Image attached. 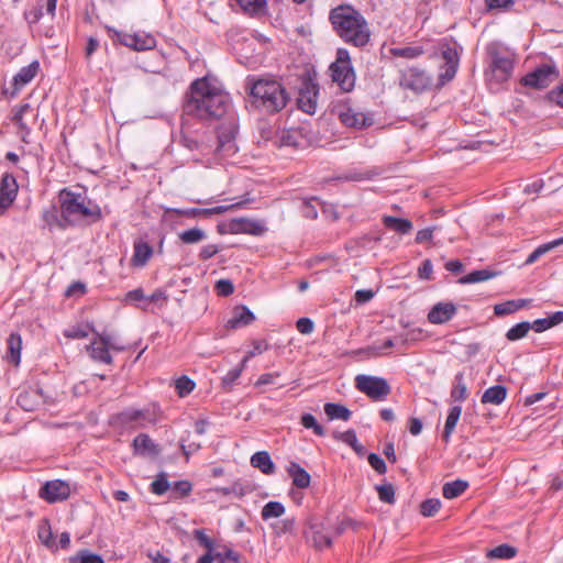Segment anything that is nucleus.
<instances>
[{"instance_id":"obj_1","label":"nucleus","mask_w":563,"mask_h":563,"mask_svg":"<svg viewBox=\"0 0 563 563\" xmlns=\"http://www.w3.org/2000/svg\"><path fill=\"white\" fill-rule=\"evenodd\" d=\"M229 104V96L221 86L203 77L190 85L184 111L201 120L218 119L227 113Z\"/></svg>"},{"instance_id":"obj_2","label":"nucleus","mask_w":563,"mask_h":563,"mask_svg":"<svg viewBox=\"0 0 563 563\" xmlns=\"http://www.w3.org/2000/svg\"><path fill=\"white\" fill-rule=\"evenodd\" d=\"M329 20L336 35L355 47L365 46L371 30L363 14L350 4H341L330 11Z\"/></svg>"},{"instance_id":"obj_3","label":"nucleus","mask_w":563,"mask_h":563,"mask_svg":"<svg viewBox=\"0 0 563 563\" xmlns=\"http://www.w3.org/2000/svg\"><path fill=\"white\" fill-rule=\"evenodd\" d=\"M246 87L251 104L263 112H279L289 101V95L285 87L273 77L247 78Z\"/></svg>"},{"instance_id":"obj_4","label":"nucleus","mask_w":563,"mask_h":563,"mask_svg":"<svg viewBox=\"0 0 563 563\" xmlns=\"http://www.w3.org/2000/svg\"><path fill=\"white\" fill-rule=\"evenodd\" d=\"M58 198L60 202V216L69 225L82 219H89L91 222H96L102 218L100 207L81 194H76L64 188L59 191Z\"/></svg>"},{"instance_id":"obj_5","label":"nucleus","mask_w":563,"mask_h":563,"mask_svg":"<svg viewBox=\"0 0 563 563\" xmlns=\"http://www.w3.org/2000/svg\"><path fill=\"white\" fill-rule=\"evenodd\" d=\"M236 150L232 132L221 133L216 140L211 135H203L195 161L208 166L218 164L223 158L234 155Z\"/></svg>"},{"instance_id":"obj_6","label":"nucleus","mask_w":563,"mask_h":563,"mask_svg":"<svg viewBox=\"0 0 563 563\" xmlns=\"http://www.w3.org/2000/svg\"><path fill=\"white\" fill-rule=\"evenodd\" d=\"M488 68L485 73L488 81L503 84L507 81L514 70V55L500 47L497 43H490L486 47Z\"/></svg>"},{"instance_id":"obj_7","label":"nucleus","mask_w":563,"mask_h":563,"mask_svg":"<svg viewBox=\"0 0 563 563\" xmlns=\"http://www.w3.org/2000/svg\"><path fill=\"white\" fill-rule=\"evenodd\" d=\"M331 77L344 92H350L355 86V73L347 49L339 48L336 58L330 66Z\"/></svg>"},{"instance_id":"obj_8","label":"nucleus","mask_w":563,"mask_h":563,"mask_svg":"<svg viewBox=\"0 0 563 563\" xmlns=\"http://www.w3.org/2000/svg\"><path fill=\"white\" fill-rule=\"evenodd\" d=\"M355 387L374 401H382L390 394V386L383 377L360 374Z\"/></svg>"},{"instance_id":"obj_9","label":"nucleus","mask_w":563,"mask_h":563,"mask_svg":"<svg viewBox=\"0 0 563 563\" xmlns=\"http://www.w3.org/2000/svg\"><path fill=\"white\" fill-rule=\"evenodd\" d=\"M308 529L309 531L305 533L311 536L313 547L319 550L330 548L332 545V538L343 531L342 527L331 528L324 520L319 518H311L308 521Z\"/></svg>"},{"instance_id":"obj_10","label":"nucleus","mask_w":563,"mask_h":563,"mask_svg":"<svg viewBox=\"0 0 563 563\" xmlns=\"http://www.w3.org/2000/svg\"><path fill=\"white\" fill-rule=\"evenodd\" d=\"M431 85L432 78L423 69L418 67H410L401 71L400 86L405 89L420 93L430 89Z\"/></svg>"},{"instance_id":"obj_11","label":"nucleus","mask_w":563,"mask_h":563,"mask_svg":"<svg viewBox=\"0 0 563 563\" xmlns=\"http://www.w3.org/2000/svg\"><path fill=\"white\" fill-rule=\"evenodd\" d=\"M441 57L444 60V65L441 67L442 70L439 75L441 85L452 80L457 71L460 64V52L456 44L442 43L440 46Z\"/></svg>"},{"instance_id":"obj_12","label":"nucleus","mask_w":563,"mask_h":563,"mask_svg":"<svg viewBox=\"0 0 563 563\" xmlns=\"http://www.w3.org/2000/svg\"><path fill=\"white\" fill-rule=\"evenodd\" d=\"M559 71L555 66L544 64L534 69L533 71L526 75L521 82L525 86H529L536 89H543L549 87L553 81L556 80Z\"/></svg>"},{"instance_id":"obj_13","label":"nucleus","mask_w":563,"mask_h":563,"mask_svg":"<svg viewBox=\"0 0 563 563\" xmlns=\"http://www.w3.org/2000/svg\"><path fill=\"white\" fill-rule=\"evenodd\" d=\"M109 32H113L114 37L124 46L133 48L134 51H146L152 49L156 45V40L151 34L144 33H123L113 29H108Z\"/></svg>"},{"instance_id":"obj_14","label":"nucleus","mask_w":563,"mask_h":563,"mask_svg":"<svg viewBox=\"0 0 563 563\" xmlns=\"http://www.w3.org/2000/svg\"><path fill=\"white\" fill-rule=\"evenodd\" d=\"M229 231L232 234L263 235L267 228L263 221L250 218H235L229 222Z\"/></svg>"},{"instance_id":"obj_15","label":"nucleus","mask_w":563,"mask_h":563,"mask_svg":"<svg viewBox=\"0 0 563 563\" xmlns=\"http://www.w3.org/2000/svg\"><path fill=\"white\" fill-rule=\"evenodd\" d=\"M69 495L70 487L68 483L60 479L49 481L45 483V485L40 489L38 493V496L42 499L51 504L65 500L69 497Z\"/></svg>"},{"instance_id":"obj_16","label":"nucleus","mask_w":563,"mask_h":563,"mask_svg":"<svg viewBox=\"0 0 563 563\" xmlns=\"http://www.w3.org/2000/svg\"><path fill=\"white\" fill-rule=\"evenodd\" d=\"M99 339L93 340L90 345L87 346L91 358L106 364L112 363V357L109 353L108 344H110V334L102 332L98 333Z\"/></svg>"},{"instance_id":"obj_17","label":"nucleus","mask_w":563,"mask_h":563,"mask_svg":"<svg viewBox=\"0 0 563 563\" xmlns=\"http://www.w3.org/2000/svg\"><path fill=\"white\" fill-rule=\"evenodd\" d=\"M457 312V307L450 301L435 303L429 311L427 319L432 324H443L450 321Z\"/></svg>"},{"instance_id":"obj_18","label":"nucleus","mask_w":563,"mask_h":563,"mask_svg":"<svg viewBox=\"0 0 563 563\" xmlns=\"http://www.w3.org/2000/svg\"><path fill=\"white\" fill-rule=\"evenodd\" d=\"M318 95H319L318 86L311 81H306L299 92V97H298L299 108L309 114L314 113L316 108H317Z\"/></svg>"},{"instance_id":"obj_19","label":"nucleus","mask_w":563,"mask_h":563,"mask_svg":"<svg viewBox=\"0 0 563 563\" xmlns=\"http://www.w3.org/2000/svg\"><path fill=\"white\" fill-rule=\"evenodd\" d=\"M338 114L340 121L349 128L362 129L372 124L371 118L352 108H342Z\"/></svg>"},{"instance_id":"obj_20","label":"nucleus","mask_w":563,"mask_h":563,"mask_svg":"<svg viewBox=\"0 0 563 563\" xmlns=\"http://www.w3.org/2000/svg\"><path fill=\"white\" fill-rule=\"evenodd\" d=\"M40 70V64L37 60H33L30 65L22 67L18 74L13 77V86L18 91L29 82L33 80V78L37 75Z\"/></svg>"},{"instance_id":"obj_21","label":"nucleus","mask_w":563,"mask_h":563,"mask_svg":"<svg viewBox=\"0 0 563 563\" xmlns=\"http://www.w3.org/2000/svg\"><path fill=\"white\" fill-rule=\"evenodd\" d=\"M255 317L253 312L245 306H238L233 309V317L228 320L227 327L238 329L251 324Z\"/></svg>"},{"instance_id":"obj_22","label":"nucleus","mask_w":563,"mask_h":563,"mask_svg":"<svg viewBox=\"0 0 563 563\" xmlns=\"http://www.w3.org/2000/svg\"><path fill=\"white\" fill-rule=\"evenodd\" d=\"M152 254L153 249L148 243L142 241L135 242L131 264L135 267H143L146 265Z\"/></svg>"},{"instance_id":"obj_23","label":"nucleus","mask_w":563,"mask_h":563,"mask_svg":"<svg viewBox=\"0 0 563 563\" xmlns=\"http://www.w3.org/2000/svg\"><path fill=\"white\" fill-rule=\"evenodd\" d=\"M18 192V184L12 175L4 174L0 181V198H3L7 203L14 201Z\"/></svg>"},{"instance_id":"obj_24","label":"nucleus","mask_w":563,"mask_h":563,"mask_svg":"<svg viewBox=\"0 0 563 563\" xmlns=\"http://www.w3.org/2000/svg\"><path fill=\"white\" fill-rule=\"evenodd\" d=\"M251 465L262 473L269 475L275 471V465L266 451L256 452L251 457Z\"/></svg>"},{"instance_id":"obj_25","label":"nucleus","mask_w":563,"mask_h":563,"mask_svg":"<svg viewBox=\"0 0 563 563\" xmlns=\"http://www.w3.org/2000/svg\"><path fill=\"white\" fill-rule=\"evenodd\" d=\"M383 224L397 233L407 234L412 230V223L408 219L384 216Z\"/></svg>"},{"instance_id":"obj_26","label":"nucleus","mask_w":563,"mask_h":563,"mask_svg":"<svg viewBox=\"0 0 563 563\" xmlns=\"http://www.w3.org/2000/svg\"><path fill=\"white\" fill-rule=\"evenodd\" d=\"M288 474L298 488H307L310 485V475L299 464L291 462L288 466Z\"/></svg>"},{"instance_id":"obj_27","label":"nucleus","mask_w":563,"mask_h":563,"mask_svg":"<svg viewBox=\"0 0 563 563\" xmlns=\"http://www.w3.org/2000/svg\"><path fill=\"white\" fill-rule=\"evenodd\" d=\"M133 448H134V451L141 455H153L158 452L156 449V445L153 443L151 438L147 434H143V433L139 434L133 440Z\"/></svg>"},{"instance_id":"obj_28","label":"nucleus","mask_w":563,"mask_h":563,"mask_svg":"<svg viewBox=\"0 0 563 563\" xmlns=\"http://www.w3.org/2000/svg\"><path fill=\"white\" fill-rule=\"evenodd\" d=\"M8 352L9 360L14 365H19L21 361V350H22V338L19 333L13 332L8 338Z\"/></svg>"},{"instance_id":"obj_29","label":"nucleus","mask_w":563,"mask_h":563,"mask_svg":"<svg viewBox=\"0 0 563 563\" xmlns=\"http://www.w3.org/2000/svg\"><path fill=\"white\" fill-rule=\"evenodd\" d=\"M506 395V387L501 385H495L484 391L481 401L483 404L500 405L505 400Z\"/></svg>"},{"instance_id":"obj_30","label":"nucleus","mask_w":563,"mask_h":563,"mask_svg":"<svg viewBox=\"0 0 563 563\" xmlns=\"http://www.w3.org/2000/svg\"><path fill=\"white\" fill-rule=\"evenodd\" d=\"M252 490L251 485L245 484L241 481H235L228 487H217L214 492L224 496L233 495L238 498H242Z\"/></svg>"},{"instance_id":"obj_31","label":"nucleus","mask_w":563,"mask_h":563,"mask_svg":"<svg viewBox=\"0 0 563 563\" xmlns=\"http://www.w3.org/2000/svg\"><path fill=\"white\" fill-rule=\"evenodd\" d=\"M324 412L330 420L340 419L347 421L352 416V412L345 406L334 402H327L324 405Z\"/></svg>"},{"instance_id":"obj_32","label":"nucleus","mask_w":563,"mask_h":563,"mask_svg":"<svg viewBox=\"0 0 563 563\" xmlns=\"http://www.w3.org/2000/svg\"><path fill=\"white\" fill-rule=\"evenodd\" d=\"M528 303L527 299H517V300H508L501 303H497L494 307V312L496 316H507L511 314L519 309L523 308Z\"/></svg>"},{"instance_id":"obj_33","label":"nucleus","mask_w":563,"mask_h":563,"mask_svg":"<svg viewBox=\"0 0 563 563\" xmlns=\"http://www.w3.org/2000/svg\"><path fill=\"white\" fill-rule=\"evenodd\" d=\"M498 275L497 272L490 271V269H477L473 271L470 274L461 277L459 279L460 284H474V283H481L488 280L490 278H494Z\"/></svg>"},{"instance_id":"obj_34","label":"nucleus","mask_w":563,"mask_h":563,"mask_svg":"<svg viewBox=\"0 0 563 563\" xmlns=\"http://www.w3.org/2000/svg\"><path fill=\"white\" fill-rule=\"evenodd\" d=\"M468 487L467 482L456 479L453 482L445 483L442 488L443 497L446 499H453L462 495Z\"/></svg>"},{"instance_id":"obj_35","label":"nucleus","mask_w":563,"mask_h":563,"mask_svg":"<svg viewBox=\"0 0 563 563\" xmlns=\"http://www.w3.org/2000/svg\"><path fill=\"white\" fill-rule=\"evenodd\" d=\"M451 398L454 401H464L467 398V387L465 384L464 373L462 372H459L454 377Z\"/></svg>"},{"instance_id":"obj_36","label":"nucleus","mask_w":563,"mask_h":563,"mask_svg":"<svg viewBox=\"0 0 563 563\" xmlns=\"http://www.w3.org/2000/svg\"><path fill=\"white\" fill-rule=\"evenodd\" d=\"M462 408L460 406H454L450 409L449 415L446 417L444 431L442 438L445 442H449L452 432L455 429V426L461 417Z\"/></svg>"},{"instance_id":"obj_37","label":"nucleus","mask_w":563,"mask_h":563,"mask_svg":"<svg viewBox=\"0 0 563 563\" xmlns=\"http://www.w3.org/2000/svg\"><path fill=\"white\" fill-rule=\"evenodd\" d=\"M37 537L40 541L48 549H56V544L54 542V537L48 519L41 520L37 529Z\"/></svg>"},{"instance_id":"obj_38","label":"nucleus","mask_w":563,"mask_h":563,"mask_svg":"<svg viewBox=\"0 0 563 563\" xmlns=\"http://www.w3.org/2000/svg\"><path fill=\"white\" fill-rule=\"evenodd\" d=\"M517 554V549L509 544H500L487 551L486 556L490 560L501 559L509 560Z\"/></svg>"},{"instance_id":"obj_39","label":"nucleus","mask_w":563,"mask_h":563,"mask_svg":"<svg viewBox=\"0 0 563 563\" xmlns=\"http://www.w3.org/2000/svg\"><path fill=\"white\" fill-rule=\"evenodd\" d=\"M561 244H563V236L540 245L528 256V258L526 260V265L534 263L540 256L544 255L545 253L550 252L551 250L555 249Z\"/></svg>"},{"instance_id":"obj_40","label":"nucleus","mask_w":563,"mask_h":563,"mask_svg":"<svg viewBox=\"0 0 563 563\" xmlns=\"http://www.w3.org/2000/svg\"><path fill=\"white\" fill-rule=\"evenodd\" d=\"M179 240L185 244H196L207 238L206 232L199 228H192L178 234Z\"/></svg>"},{"instance_id":"obj_41","label":"nucleus","mask_w":563,"mask_h":563,"mask_svg":"<svg viewBox=\"0 0 563 563\" xmlns=\"http://www.w3.org/2000/svg\"><path fill=\"white\" fill-rule=\"evenodd\" d=\"M286 509L279 501H268L262 509L261 516L263 520L279 518L285 514Z\"/></svg>"},{"instance_id":"obj_42","label":"nucleus","mask_w":563,"mask_h":563,"mask_svg":"<svg viewBox=\"0 0 563 563\" xmlns=\"http://www.w3.org/2000/svg\"><path fill=\"white\" fill-rule=\"evenodd\" d=\"M333 437L336 440L350 445L356 453L363 452V446L358 443L356 433L354 430H347L345 432H335Z\"/></svg>"},{"instance_id":"obj_43","label":"nucleus","mask_w":563,"mask_h":563,"mask_svg":"<svg viewBox=\"0 0 563 563\" xmlns=\"http://www.w3.org/2000/svg\"><path fill=\"white\" fill-rule=\"evenodd\" d=\"M69 563H104L103 559L88 550H80L76 555L69 558Z\"/></svg>"},{"instance_id":"obj_44","label":"nucleus","mask_w":563,"mask_h":563,"mask_svg":"<svg viewBox=\"0 0 563 563\" xmlns=\"http://www.w3.org/2000/svg\"><path fill=\"white\" fill-rule=\"evenodd\" d=\"M530 329H532L531 323L528 321L517 323L516 325H514L512 328H510L507 331L506 338L509 341H516V340L522 339L527 335V333L529 332Z\"/></svg>"},{"instance_id":"obj_45","label":"nucleus","mask_w":563,"mask_h":563,"mask_svg":"<svg viewBox=\"0 0 563 563\" xmlns=\"http://www.w3.org/2000/svg\"><path fill=\"white\" fill-rule=\"evenodd\" d=\"M390 52L394 56L412 59L422 55L423 48L421 46H406L391 48Z\"/></svg>"},{"instance_id":"obj_46","label":"nucleus","mask_w":563,"mask_h":563,"mask_svg":"<svg viewBox=\"0 0 563 563\" xmlns=\"http://www.w3.org/2000/svg\"><path fill=\"white\" fill-rule=\"evenodd\" d=\"M43 220L45 224L49 228H60L65 229L68 224L63 220V218H58L56 210L54 208L45 210L43 212Z\"/></svg>"},{"instance_id":"obj_47","label":"nucleus","mask_w":563,"mask_h":563,"mask_svg":"<svg viewBox=\"0 0 563 563\" xmlns=\"http://www.w3.org/2000/svg\"><path fill=\"white\" fill-rule=\"evenodd\" d=\"M195 386L196 383L186 375L179 377L175 383V388L179 397L189 395L194 390Z\"/></svg>"},{"instance_id":"obj_48","label":"nucleus","mask_w":563,"mask_h":563,"mask_svg":"<svg viewBox=\"0 0 563 563\" xmlns=\"http://www.w3.org/2000/svg\"><path fill=\"white\" fill-rule=\"evenodd\" d=\"M214 556L220 563H240V554L230 548H223L222 550H214Z\"/></svg>"},{"instance_id":"obj_49","label":"nucleus","mask_w":563,"mask_h":563,"mask_svg":"<svg viewBox=\"0 0 563 563\" xmlns=\"http://www.w3.org/2000/svg\"><path fill=\"white\" fill-rule=\"evenodd\" d=\"M442 504L441 500L438 498H430L424 500L420 505V512L424 517H432L434 516L441 508Z\"/></svg>"},{"instance_id":"obj_50","label":"nucleus","mask_w":563,"mask_h":563,"mask_svg":"<svg viewBox=\"0 0 563 563\" xmlns=\"http://www.w3.org/2000/svg\"><path fill=\"white\" fill-rule=\"evenodd\" d=\"M170 488V484L167 481V476L165 473H161L157 475L155 481L151 484L152 493L156 495H163Z\"/></svg>"},{"instance_id":"obj_51","label":"nucleus","mask_w":563,"mask_h":563,"mask_svg":"<svg viewBox=\"0 0 563 563\" xmlns=\"http://www.w3.org/2000/svg\"><path fill=\"white\" fill-rule=\"evenodd\" d=\"M379 500L386 504L395 503V488L391 484H384L376 486Z\"/></svg>"},{"instance_id":"obj_52","label":"nucleus","mask_w":563,"mask_h":563,"mask_svg":"<svg viewBox=\"0 0 563 563\" xmlns=\"http://www.w3.org/2000/svg\"><path fill=\"white\" fill-rule=\"evenodd\" d=\"M273 530L276 536H283L286 533H292L295 530V519L294 518H285L275 525H273Z\"/></svg>"},{"instance_id":"obj_53","label":"nucleus","mask_w":563,"mask_h":563,"mask_svg":"<svg viewBox=\"0 0 563 563\" xmlns=\"http://www.w3.org/2000/svg\"><path fill=\"white\" fill-rule=\"evenodd\" d=\"M301 424L307 429H312L317 435L322 437L325 433L324 428L317 422L311 413H303L301 416Z\"/></svg>"},{"instance_id":"obj_54","label":"nucleus","mask_w":563,"mask_h":563,"mask_svg":"<svg viewBox=\"0 0 563 563\" xmlns=\"http://www.w3.org/2000/svg\"><path fill=\"white\" fill-rule=\"evenodd\" d=\"M90 331H92V329L89 325H77L66 329L64 335L68 339H84L89 335Z\"/></svg>"},{"instance_id":"obj_55","label":"nucleus","mask_w":563,"mask_h":563,"mask_svg":"<svg viewBox=\"0 0 563 563\" xmlns=\"http://www.w3.org/2000/svg\"><path fill=\"white\" fill-rule=\"evenodd\" d=\"M236 1L245 11H250V12L263 11L266 7V0H236Z\"/></svg>"},{"instance_id":"obj_56","label":"nucleus","mask_w":563,"mask_h":563,"mask_svg":"<svg viewBox=\"0 0 563 563\" xmlns=\"http://www.w3.org/2000/svg\"><path fill=\"white\" fill-rule=\"evenodd\" d=\"M30 110H31V106L29 103H23L19 107L18 111L15 112V114L13 117L14 123L21 130H24L26 132H29V128H27L26 123L23 121V118H24L25 113L29 112Z\"/></svg>"},{"instance_id":"obj_57","label":"nucleus","mask_w":563,"mask_h":563,"mask_svg":"<svg viewBox=\"0 0 563 563\" xmlns=\"http://www.w3.org/2000/svg\"><path fill=\"white\" fill-rule=\"evenodd\" d=\"M368 464L378 473L385 474L387 471L384 460L376 453H369L367 457Z\"/></svg>"},{"instance_id":"obj_58","label":"nucleus","mask_w":563,"mask_h":563,"mask_svg":"<svg viewBox=\"0 0 563 563\" xmlns=\"http://www.w3.org/2000/svg\"><path fill=\"white\" fill-rule=\"evenodd\" d=\"M195 539L199 542L200 545H202L208 551L214 550V543L213 540L210 539L202 529H197L194 531Z\"/></svg>"},{"instance_id":"obj_59","label":"nucleus","mask_w":563,"mask_h":563,"mask_svg":"<svg viewBox=\"0 0 563 563\" xmlns=\"http://www.w3.org/2000/svg\"><path fill=\"white\" fill-rule=\"evenodd\" d=\"M253 345H254V349L252 351L247 352L246 356L242 360V362H241L242 367H245L247 361L251 357H254L255 355L261 354L268 349V344L265 341H256V342H254Z\"/></svg>"},{"instance_id":"obj_60","label":"nucleus","mask_w":563,"mask_h":563,"mask_svg":"<svg viewBox=\"0 0 563 563\" xmlns=\"http://www.w3.org/2000/svg\"><path fill=\"white\" fill-rule=\"evenodd\" d=\"M216 289L221 296H229L233 294L234 286L229 279H220L216 284Z\"/></svg>"},{"instance_id":"obj_61","label":"nucleus","mask_w":563,"mask_h":563,"mask_svg":"<svg viewBox=\"0 0 563 563\" xmlns=\"http://www.w3.org/2000/svg\"><path fill=\"white\" fill-rule=\"evenodd\" d=\"M297 330L302 334H309L313 331V322L309 318H300L296 322Z\"/></svg>"},{"instance_id":"obj_62","label":"nucleus","mask_w":563,"mask_h":563,"mask_svg":"<svg viewBox=\"0 0 563 563\" xmlns=\"http://www.w3.org/2000/svg\"><path fill=\"white\" fill-rule=\"evenodd\" d=\"M220 251L219 246L216 244L205 245L199 253V257L202 261H207L213 257Z\"/></svg>"},{"instance_id":"obj_63","label":"nucleus","mask_w":563,"mask_h":563,"mask_svg":"<svg viewBox=\"0 0 563 563\" xmlns=\"http://www.w3.org/2000/svg\"><path fill=\"white\" fill-rule=\"evenodd\" d=\"M280 374L278 372H275V373H266V374H263L258 377V379L255 382V386L256 387H260V386H264V385H269V384H274L275 383V379L277 377H279Z\"/></svg>"},{"instance_id":"obj_64","label":"nucleus","mask_w":563,"mask_h":563,"mask_svg":"<svg viewBox=\"0 0 563 563\" xmlns=\"http://www.w3.org/2000/svg\"><path fill=\"white\" fill-rule=\"evenodd\" d=\"M180 497L187 496L191 492V484L188 481L176 482L173 486Z\"/></svg>"}]
</instances>
